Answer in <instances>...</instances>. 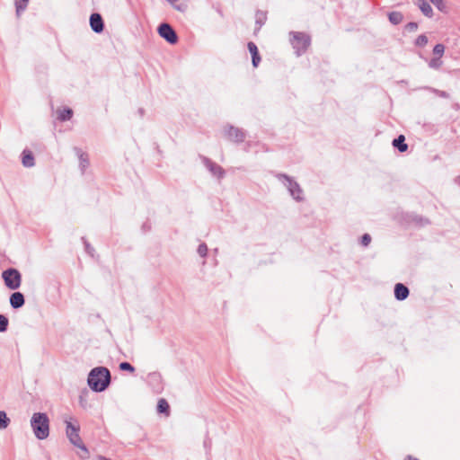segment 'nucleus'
<instances>
[{
  "label": "nucleus",
  "mask_w": 460,
  "mask_h": 460,
  "mask_svg": "<svg viewBox=\"0 0 460 460\" xmlns=\"http://www.w3.org/2000/svg\"><path fill=\"white\" fill-rule=\"evenodd\" d=\"M150 376L152 379H157V380L160 379V376L156 373L152 374Z\"/></svg>",
  "instance_id": "f704fd0d"
},
{
  "label": "nucleus",
  "mask_w": 460,
  "mask_h": 460,
  "mask_svg": "<svg viewBox=\"0 0 460 460\" xmlns=\"http://www.w3.org/2000/svg\"><path fill=\"white\" fill-rule=\"evenodd\" d=\"M458 184L460 185V179L458 180Z\"/></svg>",
  "instance_id": "4c0bfd02"
},
{
  "label": "nucleus",
  "mask_w": 460,
  "mask_h": 460,
  "mask_svg": "<svg viewBox=\"0 0 460 460\" xmlns=\"http://www.w3.org/2000/svg\"><path fill=\"white\" fill-rule=\"evenodd\" d=\"M371 242V236L370 234H364L362 236H361V244L364 246V247H367L368 246V244L370 243Z\"/></svg>",
  "instance_id": "7c9ffc66"
},
{
  "label": "nucleus",
  "mask_w": 460,
  "mask_h": 460,
  "mask_svg": "<svg viewBox=\"0 0 460 460\" xmlns=\"http://www.w3.org/2000/svg\"><path fill=\"white\" fill-rule=\"evenodd\" d=\"M97 459L98 460H110L109 458L102 456H99Z\"/></svg>",
  "instance_id": "c9c22d12"
},
{
  "label": "nucleus",
  "mask_w": 460,
  "mask_h": 460,
  "mask_svg": "<svg viewBox=\"0 0 460 460\" xmlns=\"http://www.w3.org/2000/svg\"><path fill=\"white\" fill-rule=\"evenodd\" d=\"M73 116V111L70 108H65L61 111H58V119L60 121L69 120Z\"/></svg>",
  "instance_id": "a211bd4d"
},
{
  "label": "nucleus",
  "mask_w": 460,
  "mask_h": 460,
  "mask_svg": "<svg viewBox=\"0 0 460 460\" xmlns=\"http://www.w3.org/2000/svg\"><path fill=\"white\" fill-rule=\"evenodd\" d=\"M265 21H266L265 13L262 12H258L256 13V23L259 24V28H261V26L262 24H264Z\"/></svg>",
  "instance_id": "cd10ccee"
},
{
  "label": "nucleus",
  "mask_w": 460,
  "mask_h": 460,
  "mask_svg": "<svg viewBox=\"0 0 460 460\" xmlns=\"http://www.w3.org/2000/svg\"><path fill=\"white\" fill-rule=\"evenodd\" d=\"M2 278L4 281L5 286L12 290H15L20 288L22 283V275L18 270L14 268H9L2 272Z\"/></svg>",
  "instance_id": "423d86ee"
},
{
  "label": "nucleus",
  "mask_w": 460,
  "mask_h": 460,
  "mask_svg": "<svg viewBox=\"0 0 460 460\" xmlns=\"http://www.w3.org/2000/svg\"><path fill=\"white\" fill-rule=\"evenodd\" d=\"M10 305L13 309H19L25 304V298L22 293L14 292L10 296Z\"/></svg>",
  "instance_id": "9b49d317"
},
{
  "label": "nucleus",
  "mask_w": 460,
  "mask_h": 460,
  "mask_svg": "<svg viewBox=\"0 0 460 460\" xmlns=\"http://www.w3.org/2000/svg\"><path fill=\"white\" fill-rule=\"evenodd\" d=\"M31 426L35 437L43 440L49 435V420L44 412H35L31 419Z\"/></svg>",
  "instance_id": "7ed1b4c3"
},
{
  "label": "nucleus",
  "mask_w": 460,
  "mask_h": 460,
  "mask_svg": "<svg viewBox=\"0 0 460 460\" xmlns=\"http://www.w3.org/2000/svg\"><path fill=\"white\" fill-rule=\"evenodd\" d=\"M412 221L416 224V225H419V226H425L427 224H429V220L427 218H423L421 217H419V216H415L413 218H412Z\"/></svg>",
  "instance_id": "c756f323"
},
{
  "label": "nucleus",
  "mask_w": 460,
  "mask_h": 460,
  "mask_svg": "<svg viewBox=\"0 0 460 460\" xmlns=\"http://www.w3.org/2000/svg\"><path fill=\"white\" fill-rule=\"evenodd\" d=\"M8 323V318L4 314H0V332H4L7 330Z\"/></svg>",
  "instance_id": "5701e85b"
},
{
  "label": "nucleus",
  "mask_w": 460,
  "mask_h": 460,
  "mask_svg": "<svg viewBox=\"0 0 460 460\" xmlns=\"http://www.w3.org/2000/svg\"><path fill=\"white\" fill-rule=\"evenodd\" d=\"M445 52V46L443 44H437L435 45L433 49V54L435 55V58H441Z\"/></svg>",
  "instance_id": "4be33fe9"
},
{
  "label": "nucleus",
  "mask_w": 460,
  "mask_h": 460,
  "mask_svg": "<svg viewBox=\"0 0 460 460\" xmlns=\"http://www.w3.org/2000/svg\"><path fill=\"white\" fill-rule=\"evenodd\" d=\"M442 61L439 58H433L430 59L429 63V66L433 69H438L441 66Z\"/></svg>",
  "instance_id": "bb28decb"
},
{
  "label": "nucleus",
  "mask_w": 460,
  "mask_h": 460,
  "mask_svg": "<svg viewBox=\"0 0 460 460\" xmlns=\"http://www.w3.org/2000/svg\"><path fill=\"white\" fill-rule=\"evenodd\" d=\"M139 113H140L141 115L143 114V110H142V109H140V110H139Z\"/></svg>",
  "instance_id": "e433bc0d"
},
{
  "label": "nucleus",
  "mask_w": 460,
  "mask_h": 460,
  "mask_svg": "<svg viewBox=\"0 0 460 460\" xmlns=\"http://www.w3.org/2000/svg\"><path fill=\"white\" fill-rule=\"evenodd\" d=\"M394 147L397 148L401 153L407 151L408 145L405 143V137L400 135L398 137L393 140Z\"/></svg>",
  "instance_id": "dca6fc26"
},
{
  "label": "nucleus",
  "mask_w": 460,
  "mask_h": 460,
  "mask_svg": "<svg viewBox=\"0 0 460 460\" xmlns=\"http://www.w3.org/2000/svg\"><path fill=\"white\" fill-rule=\"evenodd\" d=\"M10 419L4 411H0V429H5L10 424Z\"/></svg>",
  "instance_id": "412c9836"
},
{
  "label": "nucleus",
  "mask_w": 460,
  "mask_h": 460,
  "mask_svg": "<svg viewBox=\"0 0 460 460\" xmlns=\"http://www.w3.org/2000/svg\"><path fill=\"white\" fill-rule=\"evenodd\" d=\"M119 369L122 370V371H128V372H130V373H133L135 372V367L128 362H121L119 364Z\"/></svg>",
  "instance_id": "b1692460"
},
{
  "label": "nucleus",
  "mask_w": 460,
  "mask_h": 460,
  "mask_svg": "<svg viewBox=\"0 0 460 460\" xmlns=\"http://www.w3.org/2000/svg\"><path fill=\"white\" fill-rule=\"evenodd\" d=\"M197 252L201 257H206L208 254V246L206 243H200L198 247Z\"/></svg>",
  "instance_id": "c85d7f7f"
},
{
  "label": "nucleus",
  "mask_w": 460,
  "mask_h": 460,
  "mask_svg": "<svg viewBox=\"0 0 460 460\" xmlns=\"http://www.w3.org/2000/svg\"><path fill=\"white\" fill-rule=\"evenodd\" d=\"M85 249H86L87 252H89V253H91V252H92V251L93 250V249L90 246V244H89V243H87L86 242H85Z\"/></svg>",
  "instance_id": "72a5a7b5"
},
{
  "label": "nucleus",
  "mask_w": 460,
  "mask_h": 460,
  "mask_svg": "<svg viewBox=\"0 0 460 460\" xmlns=\"http://www.w3.org/2000/svg\"><path fill=\"white\" fill-rule=\"evenodd\" d=\"M292 38L290 42L296 51V56H301L310 45V37L304 32H290Z\"/></svg>",
  "instance_id": "39448f33"
},
{
  "label": "nucleus",
  "mask_w": 460,
  "mask_h": 460,
  "mask_svg": "<svg viewBox=\"0 0 460 460\" xmlns=\"http://www.w3.org/2000/svg\"><path fill=\"white\" fill-rule=\"evenodd\" d=\"M64 422L66 424V436L69 442L75 446V447L81 449L84 455L80 456L81 458L85 459L89 456V450L86 447V446L84 444L81 437H80V426L76 420H75V422H72L70 420L66 418L64 420Z\"/></svg>",
  "instance_id": "f03ea898"
},
{
  "label": "nucleus",
  "mask_w": 460,
  "mask_h": 460,
  "mask_svg": "<svg viewBox=\"0 0 460 460\" xmlns=\"http://www.w3.org/2000/svg\"><path fill=\"white\" fill-rule=\"evenodd\" d=\"M428 43V37L424 34L418 36L415 40V45L418 47H424Z\"/></svg>",
  "instance_id": "a878e982"
},
{
  "label": "nucleus",
  "mask_w": 460,
  "mask_h": 460,
  "mask_svg": "<svg viewBox=\"0 0 460 460\" xmlns=\"http://www.w3.org/2000/svg\"><path fill=\"white\" fill-rule=\"evenodd\" d=\"M23 4H21L19 1H15L16 13L19 15L21 12H23L27 6V3L29 0H22Z\"/></svg>",
  "instance_id": "393cba45"
},
{
  "label": "nucleus",
  "mask_w": 460,
  "mask_h": 460,
  "mask_svg": "<svg viewBox=\"0 0 460 460\" xmlns=\"http://www.w3.org/2000/svg\"><path fill=\"white\" fill-rule=\"evenodd\" d=\"M391 23L397 25L403 20V15L400 12H391L388 15Z\"/></svg>",
  "instance_id": "6ab92c4d"
},
{
  "label": "nucleus",
  "mask_w": 460,
  "mask_h": 460,
  "mask_svg": "<svg viewBox=\"0 0 460 460\" xmlns=\"http://www.w3.org/2000/svg\"><path fill=\"white\" fill-rule=\"evenodd\" d=\"M111 379V372L107 367H97L90 371L87 383L93 392L100 393L105 391L109 387Z\"/></svg>",
  "instance_id": "f257e3e1"
},
{
  "label": "nucleus",
  "mask_w": 460,
  "mask_h": 460,
  "mask_svg": "<svg viewBox=\"0 0 460 460\" xmlns=\"http://www.w3.org/2000/svg\"><path fill=\"white\" fill-rule=\"evenodd\" d=\"M22 163L24 167H32L34 165V156L31 151L24 150L22 152Z\"/></svg>",
  "instance_id": "f3484780"
},
{
  "label": "nucleus",
  "mask_w": 460,
  "mask_h": 460,
  "mask_svg": "<svg viewBox=\"0 0 460 460\" xmlns=\"http://www.w3.org/2000/svg\"><path fill=\"white\" fill-rule=\"evenodd\" d=\"M202 161L206 168L214 175L217 176L218 179H221L225 176V171L224 169L217 164L216 163L212 162L208 157H202Z\"/></svg>",
  "instance_id": "6e6552de"
},
{
  "label": "nucleus",
  "mask_w": 460,
  "mask_h": 460,
  "mask_svg": "<svg viewBox=\"0 0 460 460\" xmlns=\"http://www.w3.org/2000/svg\"><path fill=\"white\" fill-rule=\"evenodd\" d=\"M74 150L79 159L80 170H81L82 173H84L85 169L89 166L88 155L86 153L83 152L82 149H80L79 147H75Z\"/></svg>",
  "instance_id": "ddd939ff"
},
{
  "label": "nucleus",
  "mask_w": 460,
  "mask_h": 460,
  "mask_svg": "<svg viewBox=\"0 0 460 460\" xmlns=\"http://www.w3.org/2000/svg\"><path fill=\"white\" fill-rule=\"evenodd\" d=\"M439 11L443 12L445 10V5L443 4V0H429Z\"/></svg>",
  "instance_id": "2f4dec72"
},
{
  "label": "nucleus",
  "mask_w": 460,
  "mask_h": 460,
  "mask_svg": "<svg viewBox=\"0 0 460 460\" xmlns=\"http://www.w3.org/2000/svg\"><path fill=\"white\" fill-rule=\"evenodd\" d=\"M226 133L230 140L236 143H241L245 138V132L243 129L233 126H229Z\"/></svg>",
  "instance_id": "9d476101"
},
{
  "label": "nucleus",
  "mask_w": 460,
  "mask_h": 460,
  "mask_svg": "<svg viewBox=\"0 0 460 460\" xmlns=\"http://www.w3.org/2000/svg\"><path fill=\"white\" fill-rule=\"evenodd\" d=\"M405 28L408 31H415L418 29V24H417V22H411L407 23Z\"/></svg>",
  "instance_id": "473e14b6"
},
{
  "label": "nucleus",
  "mask_w": 460,
  "mask_h": 460,
  "mask_svg": "<svg viewBox=\"0 0 460 460\" xmlns=\"http://www.w3.org/2000/svg\"><path fill=\"white\" fill-rule=\"evenodd\" d=\"M160 37L164 39L170 44H175L178 41V36L173 28L166 22L161 23L157 29Z\"/></svg>",
  "instance_id": "0eeeda50"
},
{
  "label": "nucleus",
  "mask_w": 460,
  "mask_h": 460,
  "mask_svg": "<svg viewBox=\"0 0 460 460\" xmlns=\"http://www.w3.org/2000/svg\"><path fill=\"white\" fill-rule=\"evenodd\" d=\"M418 6L425 16L429 18L433 16V9L426 0H419Z\"/></svg>",
  "instance_id": "2eb2a0df"
},
{
  "label": "nucleus",
  "mask_w": 460,
  "mask_h": 460,
  "mask_svg": "<svg viewBox=\"0 0 460 460\" xmlns=\"http://www.w3.org/2000/svg\"><path fill=\"white\" fill-rule=\"evenodd\" d=\"M90 26L95 33H101L104 29L102 17L98 13H93L90 16Z\"/></svg>",
  "instance_id": "1a4fd4ad"
},
{
  "label": "nucleus",
  "mask_w": 460,
  "mask_h": 460,
  "mask_svg": "<svg viewBox=\"0 0 460 460\" xmlns=\"http://www.w3.org/2000/svg\"><path fill=\"white\" fill-rule=\"evenodd\" d=\"M410 291L409 288L402 284L397 283L394 286V296L399 301H403L409 296Z\"/></svg>",
  "instance_id": "f8f14e48"
},
{
  "label": "nucleus",
  "mask_w": 460,
  "mask_h": 460,
  "mask_svg": "<svg viewBox=\"0 0 460 460\" xmlns=\"http://www.w3.org/2000/svg\"><path fill=\"white\" fill-rule=\"evenodd\" d=\"M170 406L169 403L165 399H160L157 403V411L159 413H165L166 415L169 414Z\"/></svg>",
  "instance_id": "aec40b11"
},
{
  "label": "nucleus",
  "mask_w": 460,
  "mask_h": 460,
  "mask_svg": "<svg viewBox=\"0 0 460 460\" xmlns=\"http://www.w3.org/2000/svg\"><path fill=\"white\" fill-rule=\"evenodd\" d=\"M248 49L252 55V63L254 67H257L259 63L261 62V57L259 55L258 48L256 44L252 41L248 42Z\"/></svg>",
  "instance_id": "4468645a"
},
{
  "label": "nucleus",
  "mask_w": 460,
  "mask_h": 460,
  "mask_svg": "<svg viewBox=\"0 0 460 460\" xmlns=\"http://www.w3.org/2000/svg\"><path fill=\"white\" fill-rule=\"evenodd\" d=\"M278 180L288 189L291 197L296 201L303 200V190L300 185L291 177L284 173L276 175Z\"/></svg>",
  "instance_id": "20e7f679"
}]
</instances>
